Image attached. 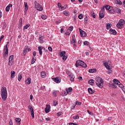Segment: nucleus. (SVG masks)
<instances>
[{
	"instance_id": "obj_1",
	"label": "nucleus",
	"mask_w": 125,
	"mask_h": 125,
	"mask_svg": "<svg viewBox=\"0 0 125 125\" xmlns=\"http://www.w3.org/2000/svg\"><path fill=\"white\" fill-rule=\"evenodd\" d=\"M0 95L3 101H5L7 98V90L6 87H2L1 88Z\"/></svg>"
},
{
	"instance_id": "obj_2",
	"label": "nucleus",
	"mask_w": 125,
	"mask_h": 125,
	"mask_svg": "<svg viewBox=\"0 0 125 125\" xmlns=\"http://www.w3.org/2000/svg\"><path fill=\"white\" fill-rule=\"evenodd\" d=\"M96 83L97 85L100 88H102L104 84V81L100 77H97L96 78Z\"/></svg>"
},
{
	"instance_id": "obj_3",
	"label": "nucleus",
	"mask_w": 125,
	"mask_h": 125,
	"mask_svg": "<svg viewBox=\"0 0 125 125\" xmlns=\"http://www.w3.org/2000/svg\"><path fill=\"white\" fill-rule=\"evenodd\" d=\"M75 66L76 67L81 66L83 68H86L87 67V65L81 60H79L76 62Z\"/></svg>"
},
{
	"instance_id": "obj_4",
	"label": "nucleus",
	"mask_w": 125,
	"mask_h": 125,
	"mask_svg": "<svg viewBox=\"0 0 125 125\" xmlns=\"http://www.w3.org/2000/svg\"><path fill=\"white\" fill-rule=\"evenodd\" d=\"M125 21L124 19H121L117 24L116 26L118 29H123L125 27Z\"/></svg>"
},
{
	"instance_id": "obj_5",
	"label": "nucleus",
	"mask_w": 125,
	"mask_h": 125,
	"mask_svg": "<svg viewBox=\"0 0 125 125\" xmlns=\"http://www.w3.org/2000/svg\"><path fill=\"white\" fill-rule=\"evenodd\" d=\"M105 8L106 9V10H108V12L109 13H112L114 14L115 13V9H114V8L113 7L110 6V5H106L105 6Z\"/></svg>"
},
{
	"instance_id": "obj_6",
	"label": "nucleus",
	"mask_w": 125,
	"mask_h": 125,
	"mask_svg": "<svg viewBox=\"0 0 125 125\" xmlns=\"http://www.w3.org/2000/svg\"><path fill=\"white\" fill-rule=\"evenodd\" d=\"M3 57L4 58H7L8 57V48H7V46L5 45L3 49Z\"/></svg>"
},
{
	"instance_id": "obj_7",
	"label": "nucleus",
	"mask_w": 125,
	"mask_h": 125,
	"mask_svg": "<svg viewBox=\"0 0 125 125\" xmlns=\"http://www.w3.org/2000/svg\"><path fill=\"white\" fill-rule=\"evenodd\" d=\"M35 6L36 9H37V10H38L39 11H42V10H43V7H42V5L39 4V3H35Z\"/></svg>"
},
{
	"instance_id": "obj_8",
	"label": "nucleus",
	"mask_w": 125,
	"mask_h": 125,
	"mask_svg": "<svg viewBox=\"0 0 125 125\" xmlns=\"http://www.w3.org/2000/svg\"><path fill=\"white\" fill-rule=\"evenodd\" d=\"M104 67L106 68V69H107V70H110L107 71V73L108 74H111V73H112V70H111V66L110 65H109V64H108V62H105L104 63Z\"/></svg>"
},
{
	"instance_id": "obj_9",
	"label": "nucleus",
	"mask_w": 125,
	"mask_h": 125,
	"mask_svg": "<svg viewBox=\"0 0 125 125\" xmlns=\"http://www.w3.org/2000/svg\"><path fill=\"white\" fill-rule=\"evenodd\" d=\"M14 63V60L13 59V55H11L10 56L9 59V66H12Z\"/></svg>"
},
{
	"instance_id": "obj_10",
	"label": "nucleus",
	"mask_w": 125,
	"mask_h": 125,
	"mask_svg": "<svg viewBox=\"0 0 125 125\" xmlns=\"http://www.w3.org/2000/svg\"><path fill=\"white\" fill-rule=\"evenodd\" d=\"M72 90L73 88L72 87H69L68 89H66L64 91V95L66 96L67 94H71Z\"/></svg>"
},
{
	"instance_id": "obj_11",
	"label": "nucleus",
	"mask_w": 125,
	"mask_h": 125,
	"mask_svg": "<svg viewBox=\"0 0 125 125\" xmlns=\"http://www.w3.org/2000/svg\"><path fill=\"white\" fill-rule=\"evenodd\" d=\"M80 33L81 36L82 38H85L86 37V33L85 31H83V30H82L81 28L79 29Z\"/></svg>"
},
{
	"instance_id": "obj_12",
	"label": "nucleus",
	"mask_w": 125,
	"mask_h": 125,
	"mask_svg": "<svg viewBox=\"0 0 125 125\" xmlns=\"http://www.w3.org/2000/svg\"><path fill=\"white\" fill-rule=\"evenodd\" d=\"M52 80L57 83H61V79L59 77L53 78Z\"/></svg>"
},
{
	"instance_id": "obj_13",
	"label": "nucleus",
	"mask_w": 125,
	"mask_h": 125,
	"mask_svg": "<svg viewBox=\"0 0 125 125\" xmlns=\"http://www.w3.org/2000/svg\"><path fill=\"white\" fill-rule=\"evenodd\" d=\"M72 40L70 42V43L71 44H73L74 46L76 45V37L74 35H73L72 36Z\"/></svg>"
},
{
	"instance_id": "obj_14",
	"label": "nucleus",
	"mask_w": 125,
	"mask_h": 125,
	"mask_svg": "<svg viewBox=\"0 0 125 125\" xmlns=\"http://www.w3.org/2000/svg\"><path fill=\"white\" fill-rule=\"evenodd\" d=\"M23 26V21L22 20V18H20L19 21V29H21Z\"/></svg>"
},
{
	"instance_id": "obj_15",
	"label": "nucleus",
	"mask_w": 125,
	"mask_h": 125,
	"mask_svg": "<svg viewBox=\"0 0 125 125\" xmlns=\"http://www.w3.org/2000/svg\"><path fill=\"white\" fill-rule=\"evenodd\" d=\"M46 113H49L50 112V105L49 104L46 105V108H45Z\"/></svg>"
},
{
	"instance_id": "obj_16",
	"label": "nucleus",
	"mask_w": 125,
	"mask_h": 125,
	"mask_svg": "<svg viewBox=\"0 0 125 125\" xmlns=\"http://www.w3.org/2000/svg\"><path fill=\"white\" fill-rule=\"evenodd\" d=\"M109 33L111 35H114V36L117 35V31H116V30L113 29L112 28H110L109 30Z\"/></svg>"
},
{
	"instance_id": "obj_17",
	"label": "nucleus",
	"mask_w": 125,
	"mask_h": 125,
	"mask_svg": "<svg viewBox=\"0 0 125 125\" xmlns=\"http://www.w3.org/2000/svg\"><path fill=\"white\" fill-rule=\"evenodd\" d=\"M10 7H12V4H9L6 7V11L8 12L10 10Z\"/></svg>"
},
{
	"instance_id": "obj_18",
	"label": "nucleus",
	"mask_w": 125,
	"mask_h": 125,
	"mask_svg": "<svg viewBox=\"0 0 125 125\" xmlns=\"http://www.w3.org/2000/svg\"><path fill=\"white\" fill-rule=\"evenodd\" d=\"M38 50L39 51V53L40 55H42V46H38Z\"/></svg>"
},
{
	"instance_id": "obj_19",
	"label": "nucleus",
	"mask_w": 125,
	"mask_h": 125,
	"mask_svg": "<svg viewBox=\"0 0 125 125\" xmlns=\"http://www.w3.org/2000/svg\"><path fill=\"white\" fill-rule=\"evenodd\" d=\"M69 76L70 81H71V82H74V80H75V75L73 74H70Z\"/></svg>"
},
{
	"instance_id": "obj_20",
	"label": "nucleus",
	"mask_w": 125,
	"mask_h": 125,
	"mask_svg": "<svg viewBox=\"0 0 125 125\" xmlns=\"http://www.w3.org/2000/svg\"><path fill=\"white\" fill-rule=\"evenodd\" d=\"M31 78L29 77L27 79V80L25 81V84H30L31 83Z\"/></svg>"
},
{
	"instance_id": "obj_21",
	"label": "nucleus",
	"mask_w": 125,
	"mask_h": 125,
	"mask_svg": "<svg viewBox=\"0 0 125 125\" xmlns=\"http://www.w3.org/2000/svg\"><path fill=\"white\" fill-rule=\"evenodd\" d=\"M63 15L65 16H70V12L67 10H65L63 12Z\"/></svg>"
},
{
	"instance_id": "obj_22",
	"label": "nucleus",
	"mask_w": 125,
	"mask_h": 125,
	"mask_svg": "<svg viewBox=\"0 0 125 125\" xmlns=\"http://www.w3.org/2000/svg\"><path fill=\"white\" fill-rule=\"evenodd\" d=\"M41 78H45L46 77V73L44 71H42L41 72Z\"/></svg>"
},
{
	"instance_id": "obj_23",
	"label": "nucleus",
	"mask_w": 125,
	"mask_h": 125,
	"mask_svg": "<svg viewBox=\"0 0 125 125\" xmlns=\"http://www.w3.org/2000/svg\"><path fill=\"white\" fill-rule=\"evenodd\" d=\"M99 16H100V18H103L104 16V12L103 11H100Z\"/></svg>"
},
{
	"instance_id": "obj_24",
	"label": "nucleus",
	"mask_w": 125,
	"mask_h": 125,
	"mask_svg": "<svg viewBox=\"0 0 125 125\" xmlns=\"http://www.w3.org/2000/svg\"><path fill=\"white\" fill-rule=\"evenodd\" d=\"M24 10L25 11H27L29 7H28V4L27 3V2H24Z\"/></svg>"
},
{
	"instance_id": "obj_25",
	"label": "nucleus",
	"mask_w": 125,
	"mask_h": 125,
	"mask_svg": "<svg viewBox=\"0 0 125 125\" xmlns=\"http://www.w3.org/2000/svg\"><path fill=\"white\" fill-rule=\"evenodd\" d=\"M113 83L114 84H117V85H119V83H120V82L117 79H114L113 80Z\"/></svg>"
},
{
	"instance_id": "obj_26",
	"label": "nucleus",
	"mask_w": 125,
	"mask_h": 125,
	"mask_svg": "<svg viewBox=\"0 0 125 125\" xmlns=\"http://www.w3.org/2000/svg\"><path fill=\"white\" fill-rule=\"evenodd\" d=\"M89 73H96V69L95 68H93V69H90L88 70Z\"/></svg>"
},
{
	"instance_id": "obj_27",
	"label": "nucleus",
	"mask_w": 125,
	"mask_h": 125,
	"mask_svg": "<svg viewBox=\"0 0 125 125\" xmlns=\"http://www.w3.org/2000/svg\"><path fill=\"white\" fill-rule=\"evenodd\" d=\"M112 24L111 23H107L106 25V28L107 30H110L111 27H112Z\"/></svg>"
},
{
	"instance_id": "obj_28",
	"label": "nucleus",
	"mask_w": 125,
	"mask_h": 125,
	"mask_svg": "<svg viewBox=\"0 0 125 125\" xmlns=\"http://www.w3.org/2000/svg\"><path fill=\"white\" fill-rule=\"evenodd\" d=\"M22 73H20L18 75V81H21V80L22 79Z\"/></svg>"
},
{
	"instance_id": "obj_29",
	"label": "nucleus",
	"mask_w": 125,
	"mask_h": 125,
	"mask_svg": "<svg viewBox=\"0 0 125 125\" xmlns=\"http://www.w3.org/2000/svg\"><path fill=\"white\" fill-rule=\"evenodd\" d=\"M39 42L40 43H43L44 42V40H43V37H41L39 38Z\"/></svg>"
},
{
	"instance_id": "obj_30",
	"label": "nucleus",
	"mask_w": 125,
	"mask_h": 125,
	"mask_svg": "<svg viewBox=\"0 0 125 125\" xmlns=\"http://www.w3.org/2000/svg\"><path fill=\"white\" fill-rule=\"evenodd\" d=\"M27 50H28V47H24L23 50V55H26V54H27Z\"/></svg>"
},
{
	"instance_id": "obj_31",
	"label": "nucleus",
	"mask_w": 125,
	"mask_h": 125,
	"mask_svg": "<svg viewBox=\"0 0 125 125\" xmlns=\"http://www.w3.org/2000/svg\"><path fill=\"white\" fill-rule=\"evenodd\" d=\"M109 86H111V87H112V88H117V85H116V84L112 83L109 84Z\"/></svg>"
},
{
	"instance_id": "obj_32",
	"label": "nucleus",
	"mask_w": 125,
	"mask_h": 125,
	"mask_svg": "<svg viewBox=\"0 0 125 125\" xmlns=\"http://www.w3.org/2000/svg\"><path fill=\"white\" fill-rule=\"evenodd\" d=\"M88 83L90 85H93L94 84V80L91 79L89 81Z\"/></svg>"
},
{
	"instance_id": "obj_33",
	"label": "nucleus",
	"mask_w": 125,
	"mask_h": 125,
	"mask_svg": "<svg viewBox=\"0 0 125 125\" xmlns=\"http://www.w3.org/2000/svg\"><path fill=\"white\" fill-rule=\"evenodd\" d=\"M88 91L90 94H92V93L94 92V90H93L91 88H88Z\"/></svg>"
},
{
	"instance_id": "obj_34",
	"label": "nucleus",
	"mask_w": 125,
	"mask_h": 125,
	"mask_svg": "<svg viewBox=\"0 0 125 125\" xmlns=\"http://www.w3.org/2000/svg\"><path fill=\"white\" fill-rule=\"evenodd\" d=\"M15 71H11V79H13L15 77Z\"/></svg>"
},
{
	"instance_id": "obj_35",
	"label": "nucleus",
	"mask_w": 125,
	"mask_h": 125,
	"mask_svg": "<svg viewBox=\"0 0 125 125\" xmlns=\"http://www.w3.org/2000/svg\"><path fill=\"white\" fill-rule=\"evenodd\" d=\"M29 27H30V24H26L23 27V30L25 31V30H27Z\"/></svg>"
},
{
	"instance_id": "obj_36",
	"label": "nucleus",
	"mask_w": 125,
	"mask_h": 125,
	"mask_svg": "<svg viewBox=\"0 0 125 125\" xmlns=\"http://www.w3.org/2000/svg\"><path fill=\"white\" fill-rule=\"evenodd\" d=\"M65 54H66V52H65V51L61 52L60 54V57H63V56L65 55Z\"/></svg>"
},
{
	"instance_id": "obj_37",
	"label": "nucleus",
	"mask_w": 125,
	"mask_h": 125,
	"mask_svg": "<svg viewBox=\"0 0 125 125\" xmlns=\"http://www.w3.org/2000/svg\"><path fill=\"white\" fill-rule=\"evenodd\" d=\"M15 121L17 123H18L19 124V125H20V123L21 122V119L19 118H17L15 119Z\"/></svg>"
},
{
	"instance_id": "obj_38",
	"label": "nucleus",
	"mask_w": 125,
	"mask_h": 125,
	"mask_svg": "<svg viewBox=\"0 0 125 125\" xmlns=\"http://www.w3.org/2000/svg\"><path fill=\"white\" fill-rule=\"evenodd\" d=\"M76 105H82V102H76L75 103V105L73 106V109H74L75 107H76Z\"/></svg>"
},
{
	"instance_id": "obj_39",
	"label": "nucleus",
	"mask_w": 125,
	"mask_h": 125,
	"mask_svg": "<svg viewBox=\"0 0 125 125\" xmlns=\"http://www.w3.org/2000/svg\"><path fill=\"white\" fill-rule=\"evenodd\" d=\"M58 104V102H57V101L56 100H54L53 105L55 106H57Z\"/></svg>"
},
{
	"instance_id": "obj_40",
	"label": "nucleus",
	"mask_w": 125,
	"mask_h": 125,
	"mask_svg": "<svg viewBox=\"0 0 125 125\" xmlns=\"http://www.w3.org/2000/svg\"><path fill=\"white\" fill-rule=\"evenodd\" d=\"M41 18L43 19V20H45L47 18V16L46 15H42Z\"/></svg>"
},
{
	"instance_id": "obj_41",
	"label": "nucleus",
	"mask_w": 125,
	"mask_h": 125,
	"mask_svg": "<svg viewBox=\"0 0 125 125\" xmlns=\"http://www.w3.org/2000/svg\"><path fill=\"white\" fill-rule=\"evenodd\" d=\"M117 4H119L120 5H122V4H123V3L121 0H117Z\"/></svg>"
},
{
	"instance_id": "obj_42",
	"label": "nucleus",
	"mask_w": 125,
	"mask_h": 125,
	"mask_svg": "<svg viewBox=\"0 0 125 125\" xmlns=\"http://www.w3.org/2000/svg\"><path fill=\"white\" fill-rule=\"evenodd\" d=\"M83 44L84 45H89V42L87 41H85L83 42Z\"/></svg>"
},
{
	"instance_id": "obj_43",
	"label": "nucleus",
	"mask_w": 125,
	"mask_h": 125,
	"mask_svg": "<svg viewBox=\"0 0 125 125\" xmlns=\"http://www.w3.org/2000/svg\"><path fill=\"white\" fill-rule=\"evenodd\" d=\"M36 61H37V60L36 59L33 58L32 61H31V64H34L35 63V62H36Z\"/></svg>"
},
{
	"instance_id": "obj_44",
	"label": "nucleus",
	"mask_w": 125,
	"mask_h": 125,
	"mask_svg": "<svg viewBox=\"0 0 125 125\" xmlns=\"http://www.w3.org/2000/svg\"><path fill=\"white\" fill-rule=\"evenodd\" d=\"M121 9H119V8H118V9H116V12H117V13H118V14H121Z\"/></svg>"
},
{
	"instance_id": "obj_45",
	"label": "nucleus",
	"mask_w": 125,
	"mask_h": 125,
	"mask_svg": "<svg viewBox=\"0 0 125 125\" xmlns=\"http://www.w3.org/2000/svg\"><path fill=\"white\" fill-rule=\"evenodd\" d=\"M79 19H83V14H80L79 16H78Z\"/></svg>"
},
{
	"instance_id": "obj_46",
	"label": "nucleus",
	"mask_w": 125,
	"mask_h": 125,
	"mask_svg": "<svg viewBox=\"0 0 125 125\" xmlns=\"http://www.w3.org/2000/svg\"><path fill=\"white\" fill-rule=\"evenodd\" d=\"M28 108H29V110H30L31 112H32V111H34V108H33V107H32V106L29 105Z\"/></svg>"
},
{
	"instance_id": "obj_47",
	"label": "nucleus",
	"mask_w": 125,
	"mask_h": 125,
	"mask_svg": "<svg viewBox=\"0 0 125 125\" xmlns=\"http://www.w3.org/2000/svg\"><path fill=\"white\" fill-rule=\"evenodd\" d=\"M31 114L32 116V118H35V114H34V110H32V111H31Z\"/></svg>"
},
{
	"instance_id": "obj_48",
	"label": "nucleus",
	"mask_w": 125,
	"mask_h": 125,
	"mask_svg": "<svg viewBox=\"0 0 125 125\" xmlns=\"http://www.w3.org/2000/svg\"><path fill=\"white\" fill-rule=\"evenodd\" d=\"M67 58H68V57H67V56L66 55H64L62 57V59H63V60H64L65 61L66 60V59H67Z\"/></svg>"
},
{
	"instance_id": "obj_49",
	"label": "nucleus",
	"mask_w": 125,
	"mask_h": 125,
	"mask_svg": "<svg viewBox=\"0 0 125 125\" xmlns=\"http://www.w3.org/2000/svg\"><path fill=\"white\" fill-rule=\"evenodd\" d=\"M62 5H61V3L59 2L58 3V7L59 8V9L60 10V9L62 7Z\"/></svg>"
},
{
	"instance_id": "obj_50",
	"label": "nucleus",
	"mask_w": 125,
	"mask_h": 125,
	"mask_svg": "<svg viewBox=\"0 0 125 125\" xmlns=\"http://www.w3.org/2000/svg\"><path fill=\"white\" fill-rule=\"evenodd\" d=\"M74 29V26H71L68 28L69 31H73V29Z\"/></svg>"
},
{
	"instance_id": "obj_51",
	"label": "nucleus",
	"mask_w": 125,
	"mask_h": 125,
	"mask_svg": "<svg viewBox=\"0 0 125 125\" xmlns=\"http://www.w3.org/2000/svg\"><path fill=\"white\" fill-rule=\"evenodd\" d=\"M73 119L76 120V119H80V117H79V116L78 115H75L73 116Z\"/></svg>"
},
{
	"instance_id": "obj_52",
	"label": "nucleus",
	"mask_w": 125,
	"mask_h": 125,
	"mask_svg": "<svg viewBox=\"0 0 125 125\" xmlns=\"http://www.w3.org/2000/svg\"><path fill=\"white\" fill-rule=\"evenodd\" d=\"M61 11H62V10H65V8H64V6L61 7L60 10Z\"/></svg>"
},
{
	"instance_id": "obj_53",
	"label": "nucleus",
	"mask_w": 125,
	"mask_h": 125,
	"mask_svg": "<svg viewBox=\"0 0 125 125\" xmlns=\"http://www.w3.org/2000/svg\"><path fill=\"white\" fill-rule=\"evenodd\" d=\"M87 112L88 114H89L91 116H93V113H92V112L89 111V110H87Z\"/></svg>"
},
{
	"instance_id": "obj_54",
	"label": "nucleus",
	"mask_w": 125,
	"mask_h": 125,
	"mask_svg": "<svg viewBox=\"0 0 125 125\" xmlns=\"http://www.w3.org/2000/svg\"><path fill=\"white\" fill-rule=\"evenodd\" d=\"M9 125H13V122L12 120H10V121H9Z\"/></svg>"
},
{
	"instance_id": "obj_55",
	"label": "nucleus",
	"mask_w": 125,
	"mask_h": 125,
	"mask_svg": "<svg viewBox=\"0 0 125 125\" xmlns=\"http://www.w3.org/2000/svg\"><path fill=\"white\" fill-rule=\"evenodd\" d=\"M62 114V112H58L57 113V116H58V117H60Z\"/></svg>"
},
{
	"instance_id": "obj_56",
	"label": "nucleus",
	"mask_w": 125,
	"mask_h": 125,
	"mask_svg": "<svg viewBox=\"0 0 125 125\" xmlns=\"http://www.w3.org/2000/svg\"><path fill=\"white\" fill-rule=\"evenodd\" d=\"M118 86H119V87H121V88H122V87H124V85L121 84V83H119V84H118Z\"/></svg>"
},
{
	"instance_id": "obj_57",
	"label": "nucleus",
	"mask_w": 125,
	"mask_h": 125,
	"mask_svg": "<svg viewBox=\"0 0 125 125\" xmlns=\"http://www.w3.org/2000/svg\"><path fill=\"white\" fill-rule=\"evenodd\" d=\"M60 23H61V20H59V21H56V24H60Z\"/></svg>"
},
{
	"instance_id": "obj_58",
	"label": "nucleus",
	"mask_w": 125,
	"mask_h": 125,
	"mask_svg": "<svg viewBox=\"0 0 125 125\" xmlns=\"http://www.w3.org/2000/svg\"><path fill=\"white\" fill-rule=\"evenodd\" d=\"M45 121H46V122H49V121H50V118H49V117L46 118Z\"/></svg>"
},
{
	"instance_id": "obj_59",
	"label": "nucleus",
	"mask_w": 125,
	"mask_h": 125,
	"mask_svg": "<svg viewBox=\"0 0 125 125\" xmlns=\"http://www.w3.org/2000/svg\"><path fill=\"white\" fill-rule=\"evenodd\" d=\"M4 38V36L2 35L1 36L0 38V42H1V40Z\"/></svg>"
},
{
	"instance_id": "obj_60",
	"label": "nucleus",
	"mask_w": 125,
	"mask_h": 125,
	"mask_svg": "<svg viewBox=\"0 0 125 125\" xmlns=\"http://www.w3.org/2000/svg\"><path fill=\"white\" fill-rule=\"evenodd\" d=\"M48 49L49 51H52V48L51 47H48Z\"/></svg>"
},
{
	"instance_id": "obj_61",
	"label": "nucleus",
	"mask_w": 125,
	"mask_h": 125,
	"mask_svg": "<svg viewBox=\"0 0 125 125\" xmlns=\"http://www.w3.org/2000/svg\"><path fill=\"white\" fill-rule=\"evenodd\" d=\"M30 100H33V95H30Z\"/></svg>"
},
{
	"instance_id": "obj_62",
	"label": "nucleus",
	"mask_w": 125,
	"mask_h": 125,
	"mask_svg": "<svg viewBox=\"0 0 125 125\" xmlns=\"http://www.w3.org/2000/svg\"><path fill=\"white\" fill-rule=\"evenodd\" d=\"M1 17H2V12H1V11L0 10V18Z\"/></svg>"
},
{
	"instance_id": "obj_63",
	"label": "nucleus",
	"mask_w": 125,
	"mask_h": 125,
	"mask_svg": "<svg viewBox=\"0 0 125 125\" xmlns=\"http://www.w3.org/2000/svg\"><path fill=\"white\" fill-rule=\"evenodd\" d=\"M92 17H93L94 18H96V16L95 15V14L93 13V14L92 15Z\"/></svg>"
},
{
	"instance_id": "obj_64",
	"label": "nucleus",
	"mask_w": 125,
	"mask_h": 125,
	"mask_svg": "<svg viewBox=\"0 0 125 125\" xmlns=\"http://www.w3.org/2000/svg\"><path fill=\"white\" fill-rule=\"evenodd\" d=\"M77 124L75 123H69V125H76Z\"/></svg>"
}]
</instances>
